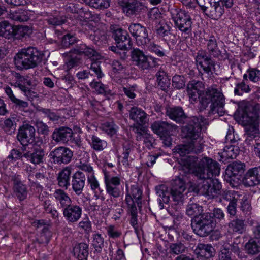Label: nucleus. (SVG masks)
Here are the masks:
<instances>
[{
    "label": "nucleus",
    "mask_w": 260,
    "mask_h": 260,
    "mask_svg": "<svg viewBox=\"0 0 260 260\" xmlns=\"http://www.w3.org/2000/svg\"><path fill=\"white\" fill-rule=\"evenodd\" d=\"M244 167V164L237 161H234L229 165L225 170V177H226L227 181H229L232 184V177H235L239 173H242Z\"/></svg>",
    "instance_id": "25"
},
{
    "label": "nucleus",
    "mask_w": 260,
    "mask_h": 260,
    "mask_svg": "<svg viewBox=\"0 0 260 260\" xmlns=\"http://www.w3.org/2000/svg\"><path fill=\"white\" fill-rule=\"evenodd\" d=\"M45 155L44 149L37 146L34 147L32 151H27L23 154L24 157L35 165L43 163Z\"/></svg>",
    "instance_id": "17"
},
{
    "label": "nucleus",
    "mask_w": 260,
    "mask_h": 260,
    "mask_svg": "<svg viewBox=\"0 0 260 260\" xmlns=\"http://www.w3.org/2000/svg\"><path fill=\"white\" fill-rule=\"evenodd\" d=\"M128 29L138 43H140L142 45H145L149 43V39L145 27L139 23H132L129 26Z\"/></svg>",
    "instance_id": "12"
},
{
    "label": "nucleus",
    "mask_w": 260,
    "mask_h": 260,
    "mask_svg": "<svg viewBox=\"0 0 260 260\" xmlns=\"http://www.w3.org/2000/svg\"><path fill=\"white\" fill-rule=\"evenodd\" d=\"M180 164L185 174L192 173L199 179L203 180L197 186L198 193L211 197L219 193L221 184L218 180L211 179L213 175H218L220 173L217 162L206 157L199 161L195 157H188L182 159Z\"/></svg>",
    "instance_id": "1"
},
{
    "label": "nucleus",
    "mask_w": 260,
    "mask_h": 260,
    "mask_svg": "<svg viewBox=\"0 0 260 260\" xmlns=\"http://www.w3.org/2000/svg\"><path fill=\"white\" fill-rule=\"evenodd\" d=\"M171 14L175 25L179 30L187 34L191 32L192 21L188 13L183 10L175 9Z\"/></svg>",
    "instance_id": "8"
},
{
    "label": "nucleus",
    "mask_w": 260,
    "mask_h": 260,
    "mask_svg": "<svg viewBox=\"0 0 260 260\" xmlns=\"http://www.w3.org/2000/svg\"><path fill=\"white\" fill-rule=\"evenodd\" d=\"M78 227L85 233H89L91 231V222L88 218H83L78 223Z\"/></svg>",
    "instance_id": "58"
},
{
    "label": "nucleus",
    "mask_w": 260,
    "mask_h": 260,
    "mask_svg": "<svg viewBox=\"0 0 260 260\" xmlns=\"http://www.w3.org/2000/svg\"><path fill=\"white\" fill-rule=\"evenodd\" d=\"M110 30L118 47L121 50H127L131 48V38L126 30L116 25H111Z\"/></svg>",
    "instance_id": "9"
},
{
    "label": "nucleus",
    "mask_w": 260,
    "mask_h": 260,
    "mask_svg": "<svg viewBox=\"0 0 260 260\" xmlns=\"http://www.w3.org/2000/svg\"><path fill=\"white\" fill-rule=\"evenodd\" d=\"M166 113L170 119L176 122H182L186 118L184 111L180 107H169Z\"/></svg>",
    "instance_id": "28"
},
{
    "label": "nucleus",
    "mask_w": 260,
    "mask_h": 260,
    "mask_svg": "<svg viewBox=\"0 0 260 260\" xmlns=\"http://www.w3.org/2000/svg\"><path fill=\"white\" fill-rule=\"evenodd\" d=\"M229 230L233 233L242 234L245 231L246 224L244 220L240 218H236L232 220L228 224Z\"/></svg>",
    "instance_id": "35"
},
{
    "label": "nucleus",
    "mask_w": 260,
    "mask_h": 260,
    "mask_svg": "<svg viewBox=\"0 0 260 260\" xmlns=\"http://www.w3.org/2000/svg\"><path fill=\"white\" fill-rule=\"evenodd\" d=\"M196 251L201 256L210 258L214 256L215 249L211 245L199 243Z\"/></svg>",
    "instance_id": "32"
},
{
    "label": "nucleus",
    "mask_w": 260,
    "mask_h": 260,
    "mask_svg": "<svg viewBox=\"0 0 260 260\" xmlns=\"http://www.w3.org/2000/svg\"><path fill=\"white\" fill-rule=\"evenodd\" d=\"M32 32L31 28L26 25H20L15 27L14 37L21 39L29 36Z\"/></svg>",
    "instance_id": "40"
},
{
    "label": "nucleus",
    "mask_w": 260,
    "mask_h": 260,
    "mask_svg": "<svg viewBox=\"0 0 260 260\" xmlns=\"http://www.w3.org/2000/svg\"><path fill=\"white\" fill-rule=\"evenodd\" d=\"M74 52L79 55L84 54L92 60H98L101 57L100 54L96 50L87 46L85 44L77 46L74 49Z\"/></svg>",
    "instance_id": "26"
},
{
    "label": "nucleus",
    "mask_w": 260,
    "mask_h": 260,
    "mask_svg": "<svg viewBox=\"0 0 260 260\" xmlns=\"http://www.w3.org/2000/svg\"><path fill=\"white\" fill-rule=\"evenodd\" d=\"M86 3L90 7L96 9H104L110 6L108 0H84Z\"/></svg>",
    "instance_id": "44"
},
{
    "label": "nucleus",
    "mask_w": 260,
    "mask_h": 260,
    "mask_svg": "<svg viewBox=\"0 0 260 260\" xmlns=\"http://www.w3.org/2000/svg\"><path fill=\"white\" fill-rule=\"evenodd\" d=\"M77 41V39L74 35L68 34L63 37L61 41V45L63 47L67 48L75 44Z\"/></svg>",
    "instance_id": "49"
},
{
    "label": "nucleus",
    "mask_w": 260,
    "mask_h": 260,
    "mask_svg": "<svg viewBox=\"0 0 260 260\" xmlns=\"http://www.w3.org/2000/svg\"><path fill=\"white\" fill-rule=\"evenodd\" d=\"M14 190L20 201H23L27 197V187L20 181L16 179L14 180Z\"/></svg>",
    "instance_id": "33"
},
{
    "label": "nucleus",
    "mask_w": 260,
    "mask_h": 260,
    "mask_svg": "<svg viewBox=\"0 0 260 260\" xmlns=\"http://www.w3.org/2000/svg\"><path fill=\"white\" fill-rule=\"evenodd\" d=\"M91 37L94 43L98 45L102 44L106 40V36L104 32L100 30L95 31L93 35H91Z\"/></svg>",
    "instance_id": "54"
},
{
    "label": "nucleus",
    "mask_w": 260,
    "mask_h": 260,
    "mask_svg": "<svg viewBox=\"0 0 260 260\" xmlns=\"http://www.w3.org/2000/svg\"><path fill=\"white\" fill-rule=\"evenodd\" d=\"M214 218L211 213H204L196 216L191 220L194 233L200 237H206L214 229Z\"/></svg>",
    "instance_id": "6"
},
{
    "label": "nucleus",
    "mask_w": 260,
    "mask_h": 260,
    "mask_svg": "<svg viewBox=\"0 0 260 260\" xmlns=\"http://www.w3.org/2000/svg\"><path fill=\"white\" fill-rule=\"evenodd\" d=\"M92 245L96 251L101 252L104 246V239L100 234H96L93 235Z\"/></svg>",
    "instance_id": "45"
},
{
    "label": "nucleus",
    "mask_w": 260,
    "mask_h": 260,
    "mask_svg": "<svg viewBox=\"0 0 260 260\" xmlns=\"http://www.w3.org/2000/svg\"><path fill=\"white\" fill-rule=\"evenodd\" d=\"M91 147L96 151H101L106 148L107 143L104 140L100 139L97 136L92 135L90 142Z\"/></svg>",
    "instance_id": "41"
},
{
    "label": "nucleus",
    "mask_w": 260,
    "mask_h": 260,
    "mask_svg": "<svg viewBox=\"0 0 260 260\" xmlns=\"http://www.w3.org/2000/svg\"><path fill=\"white\" fill-rule=\"evenodd\" d=\"M107 234L109 237L112 239L119 238L121 235V231L114 225H110L106 228Z\"/></svg>",
    "instance_id": "47"
},
{
    "label": "nucleus",
    "mask_w": 260,
    "mask_h": 260,
    "mask_svg": "<svg viewBox=\"0 0 260 260\" xmlns=\"http://www.w3.org/2000/svg\"><path fill=\"white\" fill-rule=\"evenodd\" d=\"M172 84L177 89H181L185 86V82L183 76L176 75L173 77Z\"/></svg>",
    "instance_id": "56"
},
{
    "label": "nucleus",
    "mask_w": 260,
    "mask_h": 260,
    "mask_svg": "<svg viewBox=\"0 0 260 260\" xmlns=\"http://www.w3.org/2000/svg\"><path fill=\"white\" fill-rule=\"evenodd\" d=\"M201 207L197 204H191L187 206L186 214L190 216H198L200 214Z\"/></svg>",
    "instance_id": "55"
},
{
    "label": "nucleus",
    "mask_w": 260,
    "mask_h": 260,
    "mask_svg": "<svg viewBox=\"0 0 260 260\" xmlns=\"http://www.w3.org/2000/svg\"><path fill=\"white\" fill-rule=\"evenodd\" d=\"M106 204L109 205V209L112 210L114 213L113 218L115 220L119 219L121 215L123 212V210L121 208H117L114 209V207L116 206L117 203H114V201L112 199L107 200L106 201Z\"/></svg>",
    "instance_id": "46"
},
{
    "label": "nucleus",
    "mask_w": 260,
    "mask_h": 260,
    "mask_svg": "<svg viewBox=\"0 0 260 260\" xmlns=\"http://www.w3.org/2000/svg\"><path fill=\"white\" fill-rule=\"evenodd\" d=\"M62 214L69 223H75L80 219L82 214V208L79 205L71 203L63 209Z\"/></svg>",
    "instance_id": "13"
},
{
    "label": "nucleus",
    "mask_w": 260,
    "mask_h": 260,
    "mask_svg": "<svg viewBox=\"0 0 260 260\" xmlns=\"http://www.w3.org/2000/svg\"><path fill=\"white\" fill-rule=\"evenodd\" d=\"M43 55L35 47L22 49L14 57L15 64L19 70L35 68L42 62Z\"/></svg>",
    "instance_id": "4"
},
{
    "label": "nucleus",
    "mask_w": 260,
    "mask_h": 260,
    "mask_svg": "<svg viewBox=\"0 0 260 260\" xmlns=\"http://www.w3.org/2000/svg\"><path fill=\"white\" fill-rule=\"evenodd\" d=\"M31 11L20 9L10 14V18L15 21L24 22L27 21L30 19Z\"/></svg>",
    "instance_id": "37"
},
{
    "label": "nucleus",
    "mask_w": 260,
    "mask_h": 260,
    "mask_svg": "<svg viewBox=\"0 0 260 260\" xmlns=\"http://www.w3.org/2000/svg\"><path fill=\"white\" fill-rule=\"evenodd\" d=\"M85 180V175L82 171H77L73 176L72 186L77 195L79 196L82 193Z\"/></svg>",
    "instance_id": "20"
},
{
    "label": "nucleus",
    "mask_w": 260,
    "mask_h": 260,
    "mask_svg": "<svg viewBox=\"0 0 260 260\" xmlns=\"http://www.w3.org/2000/svg\"><path fill=\"white\" fill-rule=\"evenodd\" d=\"M238 199H232L227 207V211L230 217H234L237 213V202Z\"/></svg>",
    "instance_id": "62"
},
{
    "label": "nucleus",
    "mask_w": 260,
    "mask_h": 260,
    "mask_svg": "<svg viewBox=\"0 0 260 260\" xmlns=\"http://www.w3.org/2000/svg\"><path fill=\"white\" fill-rule=\"evenodd\" d=\"M246 134L247 135V137H249L251 139L258 136L259 134V130L257 126L256 125H249L247 128Z\"/></svg>",
    "instance_id": "63"
},
{
    "label": "nucleus",
    "mask_w": 260,
    "mask_h": 260,
    "mask_svg": "<svg viewBox=\"0 0 260 260\" xmlns=\"http://www.w3.org/2000/svg\"><path fill=\"white\" fill-rule=\"evenodd\" d=\"M203 12L211 19L218 20L223 14L224 10L219 2H211Z\"/></svg>",
    "instance_id": "16"
},
{
    "label": "nucleus",
    "mask_w": 260,
    "mask_h": 260,
    "mask_svg": "<svg viewBox=\"0 0 260 260\" xmlns=\"http://www.w3.org/2000/svg\"><path fill=\"white\" fill-rule=\"evenodd\" d=\"M15 27L6 21L0 23V36L7 39L14 37Z\"/></svg>",
    "instance_id": "36"
},
{
    "label": "nucleus",
    "mask_w": 260,
    "mask_h": 260,
    "mask_svg": "<svg viewBox=\"0 0 260 260\" xmlns=\"http://www.w3.org/2000/svg\"><path fill=\"white\" fill-rule=\"evenodd\" d=\"M53 196L63 209L72 203V201L68 194L61 189H56Z\"/></svg>",
    "instance_id": "30"
},
{
    "label": "nucleus",
    "mask_w": 260,
    "mask_h": 260,
    "mask_svg": "<svg viewBox=\"0 0 260 260\" xmlns=\"http://www.w3.org/2000/svg\"><path fill=\"white\" fill-rule=\"evenodd\" d=\"M90 87L95 90L98 94H104L106 92L107 87L102 82L93 80L90 83Z\"/></svg>",
    "instance_id": "50"
},
{
    "label": "nucleus",
    "mask_w": 260,
    "mask_h": 260,
    "mask_svg": "<svg viewBox=\"0 0 260 260\" xmlns=\"http://www.w3.org/2000/svg\"><path fill=\"white\" fill-rule=\"evenodd\" d=\"M87 182L92 190L96 193L100 190V184L96 179L94 174L87 176Z\"/></svg>",
    "instance_id": "53"
},
{
    "label": "nucleus",
    "mask_w": 260,
    "mask_h": 260,
    "mask_svg": "<svg viewBox=\"0 0 260 260\" xmlns=\"http://www.w3.org/2000/svg\"><path fill=\"white\" fill-rule=\"evenodd\" d=\"M190 101L196 102L199 99L201 108L206 109L210 104L209 114L223 115L225 98L221 90L215 85L207 88L202 92L187 90Z\"/></svg>",
    "instance_id": "2"
},
{
    "label": "nucleus",
    "mask_w": 260,
    "mask_h": 260,
    "mask_svg": "<svg viewBox=\"0 0 260 260\" xmlns=\"http://www.w3.org/2000/svg\"><path fill=\"white\" fill-rule=\"evenodd\" d=\"M81 170L87 173V176L94 174L93 168L87 162L80 161L77 166Z\"/></svg>",
    "instance_id": "61"
},
{
    "label": "nucleus",
    "mask_w": 260,
    "mask_h": 260,
    "mask_svg": "<svg viewBox=\"0 0 260 260\" xmlns=\"http://www.w3.org/2000/svg\"><path fill=\"white\" fill-rule=\"evenodd\" d=\"M104 180L107 192L114 198L118 197L120 196V178L117 176L111 177L107 173H105Z\"/></svg>",
    "instance_id": "14"
},
{
    "label": "nucleus",
    "mask_w": 260,
    "mask_h": 260,
    "mask_svg": "<svg viewBox=\"0 0 260 260\" xmlns=\"http://www.w3.org/2000/svg\"><path fill=\"white\" fill-rule=\"evenodd\" d=\"M245 112L249 119V122L251 123H255L260 114V104H254L247 105L245 109Z\"/></svg>",
    "instance_id": "29"
},
{
    "label": "nucleus",
    "mask_w": 260,
    "mask_h": 260,
    "mask_svg": "<svg viewBox=\"0 0 260 260\" xmlns=\"http://www.w3.org/2000/svg\"><path fill=\"white\" fill-rule=\"evenodd\" d=\"M212 57L207 56V53L203 51H200L196 57V61L198 66L201 65L205 63L207 60L211 58Z\"/></svg>",
    "instance_id": "64"
},
{
    "label": "nucleus",
    "mask_w": 260,
    "mask_h": 260,
    "mask_svg": "<svg viewBox=\"0 0 260 260\" xmlns=\"http://www.w3.org/2000/svg\"><path fill=\"white\" fill-rule=\"evenodd\" d=\"M250 90L249 86L242 81L237 84L236 87L234 89V93L235 95H241L243 92H248Z\"/></svg>",
    "instance_id": "52"
},
{
    "label": "nucleus",
    "mask_w": 260,
    "mask_h": 260,
    "mask_svg": "<svg viewBox=\"0 0 260 260\" xmlns=\"http://www.w3.org/2000/svg\"><path fill=\"white\" fill-rule=\"evenodd\" d=\"M247 253L255 254L260 252V240L253 238L250 239L245 245Z\"/></svg>",
    "instance_id": "39"
},
{
    "label": "nucleus",
    "mask_w": 260,
    "mask_h": 260,
    "mask_svg": "<svg viewBox=\"0 0 260 260\" xmlns=\"http://www.w3.org/2000/svg\"><path fill=\"white\" fill-rule=\"evenodd\" d=\"M125 203L127 204L128 208V213L131 216L130 223L134 227L135 230H138V215H137V209L136 205L135 204L133 199L131 196L127 194L125 197Z\"/></svg>",
    "instance_id": "21"
},
{
    "label": "nucleus",
    "mask_w": 260,
    "mask_h": 260,
    "mask_svg": "<svg viewBox=\"0 0 260 260\" xmlns=\"http://www.w3.org/2000/svg\"><path fill=\"white\" fill-rule=\"evenodd\" d=\"M186 186L183 177H177L172 180L170 189L165 185H160L156 187V193L160 197V205L164 207L163 203L168 204L170 201V196L172 201L176 205L183 204L184 192Z\"/></svg>",
    "instance_id": "3"
},
{
    "label": "nucleus",
    "mask_w": 260,
    "mask_h": 260,
    "mask_svg": "<svg viewBox=\"0 0 260 260\" xmlns=\"http://www.w3.org/2000/svg\"><path fill=\"white\" fill-rule=\"evenodd\" d=\"M116 125L113 122H106L102 125L103 130L111 136L116 133Z\"/></svg>",
    "instance_id": "60"
},
{
    "label": "nucleus",
    "mask_w": 260,
    "mask_h": 260,
    "mask_svg": "<svg viewBox=\"0 0 260 260\" xmlns=\"http://www.w3.org/2000/svg\"><path fill=\"white\" fill-rule=\"evenodd\" d=\"M249 80L253 82H257L260 80V71L254 68L249 69L247 71Z\"/></svg>",
    "instance_id": "57"
},
{
    "label": "nucleus",
    "mask_w": 260,
    "mask_h": 260,
    "mask_svg": "<svg viewBox=\"0 0 260 260\" xmlns=\"http://www.w3.org/2000/svg\"><path fill=\"white\" fill-rule=\"evenodd\" d=\"M71 174V169L69 167H66L59 173L57 179L58 184L60 187L68 189L70 185Z\"/></svg>",
    "instance_id": "31"
},
{
    "label": "nucleus",
    "mask_w": 260,
    "mask_h": 260,
    "mask_svg": "<svg viewBox=\"0 0 260 260\" xmlns=\"http://www.w3.org/2000/svg\"><path fill=\"white\" fill-rule=\"evenodd\" d=\"M243 184L247 186H253L260 183V166L248 170L243 180Z\"/></svg>",
    "instance_id": "15"
},
{
    "label": "nucleus",
    "mask_w": 260,
    "mask_h": 260,
    "mask_svg": "<svg viewBox=\"0 0 260 260\" xmlns=\"http://www.w3.org/2000/svg\"><path fill=\"white\" fill-rule=\"evenodd\" d=\"M157 80L158 86L163 90H167L170 86V80L166 75V73L161 70H159L156 73Z\"/></svg>",
    "instance_id": "42"
},
{
    "label": "nucleus",
    "mask_w": 260,
    "mask_h": 260,
    "mask_svg": "<svg viewBox=\"0 0 260 260\" xmlns=\"http://www.w3.org/2000/svg\"><path fill=\"white\" fill-rule=\"evenodd\" d=\"M185 246L182 243H173L170 245L169 251L170 253L178 255L184 252Z\"/></svg>",
    "instance_id": "48"
},
{
    "label": "nucleus",
    "mask_w": 260,
    "mask_h": 260,
    "mask_svg": "<svg viewBox=\"0 0 260 260\" xmlns=\"http://www.w3.org/2000/svg\"><path fill=\"white\" fill-rule=\"evenodd\" d=\"M206 43L207 53L210 57L222 59L223 56L219 49L216 39L213 36L210 37Z\"/></svg>",
    "instance_id": "24"
},
{
    "label": "nucleus",
    "mask_w": 260,
    "mask_h": 260,
    "mask_svg": "<svg viewBox=\"0 0 260 260\" xmlns=\"http://www.w3.org/2000/svg\"><path fill=\"white\" fill-rule=\"evenodd\" d=\"M47 22L48 24L53 26L60 25L64 23L66 19L62 16H51L49 17L47 19Z\"/></svg>",
    "instance_id": "51"
},
{
    "label": "nucleus",
    "mask_w": 260,
    "mask_h": 260,
    "mask_svg": "<svg viewBox=\"0 0 260 260\" xmlns=\"http://www.w3.org/2000/svg\"><path fill=\"white\" fill-rule=\"evenodd\" d=\"M50 155L54 163L67 164L71 161L73 153L67 147H59L52 151Z\"/></svg>",
    "instance_id": "11"
},
{
    "label": "nucleus",
    "mask_w": 260,
    "mask_h": 260,
    "mask_svg": "<svg viewBox=\"0 0 260 260\" xmlns=\"http://www.w3.org/2000/svg\"><path fill=\"white\" fill-rule=\"evenodd\" d=\"M73 135L72 129L68 127H61L56 128L52 135V139L56 142H68L70 141Z\"/></svg>",
    "instance_id": "19"
},
{
    "label": "nucleus",
    "mask_w": 260,
    "mask_h": 260,
    "mask_svg": "<svg viewBox=\"0 0 260 260\" xmlns=\"http://www.w3.org/2000/svg\"><path fill=\"white\" fill-rule=\"evenodd\" d=\"M238 153V147L233 145L226 146L222 151L219 152L221 157L225 160L235 158Z\"/></svg>",
    "instance_id": "38"
},
{
    "label": "nucleus",
    "mask_w": 260,
    "mask_h": 260,
    "mask_svg": "<svg viewBox=\"0 0 260 260\" xmlns=\"http://www.w3.org/2000/svg\"><path fill=\"white\" fill-rule=\"evenodd\" d=\"M74 256L78 260H86L88 255V246L81 243L75 246L73 250Z\"/></svg>",
    "instance_id": "34"
},
{
    "label": "nucleus",
    "mask_w": 260,
    "mask_h": 260,
    "mask_svg": "<svg viewBox=\"0 0 260 260\" xmlns=\"http://www.w3.org/2000/svg\"><path fill=\"white\" fill-rule=\"evenodd\" d=\"M129 118L138 125H143L147 122V114L142 109L133 107L129 111Z\"/></svg>",
    "instance_id": "23"
},
{
    "label": "nucleus",
    "mask_w": 260,
    "mask_h": 260,
    "mask_svg": "<svg viewBox=\"0 0 260 260\" xmlns=\"http://www.w3.org/2000/svg\"><path fill=\"white\" fill-rule=\"evenodd\" d=\"M151 127L155 133L161 136L170 134L173 130L176 129L177 126L165 121H158L153 123Z\"/></svg>",
    "instance_id": "22"
},
{
    "label": "nucleus",
    "mask_w": 260,
    "mask_h": 260,
    "mask_svg": "<svg viewBox=\"0 0 260 260\" xmlns=\"http://www.w3.org/2000/svg\"><path fill=\"white\" fill-rule=\"evenodd\" d=\"M36 131L34 127L25 123L21 126L17 135V140L23 146V150H26V146L35 142Z\"/></svg>",
    "instance_id": "10"
},
{
    "label": "nucleus",
    "mask_w": 260,
    "mask_h": 260,
    "mask_svg": "<svg viewBox=\"0 0 260 260\" xmlns=\"http://www.w3.org/2000/svg\"><path fill=\"white\" fill-rule=\"evenodd\" d=\"M201 125L199 119L193 117L188 123L183 126L182 132L188 142L195 145L197 150H202L204 141L201 136Z\"/></svg>",
    "instance_id": "5"
},
{
    "label": "nucleus",
    "mask_w": 260,
    "mask_h": 260,
    "mask_svg": "<svg viewBox=\"0 0 260 260\" xmlns=\"http://www.w3.org/2000/svg\"><path fill=\"white\" fill-rule=\"evenodd\" d=\"M131 56L133 61L142 70H149L158 66L157 58L145 55L140 49H134L132 51Z\"/></svg>",
    "instance_id": "7"
},
{
    "label": "nucleus",
    "mask_w": 260,
    "mask_h": 260,
    "mask_svg": "<svg viewBox=\"0 0 260 260\" xmlns=\"http://www.w3.org/2000/svg\"><path fill=\"white\" fill-rule=\"evenodd\" d=\"M202 150H197V148H196L195 145H192L189 142H187V143L185 145H178L175 148V151L178 153L180 156L183 157L181 158L180 160L184 158L191 157L190 156H185L186 154H188L191 152H194L195 153H198L201 152ZM194 157L197 158L196 156ZM180 161L181 160L179 161L180 165H181ZM180 170H181L184 172V171L182 169L181 165H180Z\"/></svg>",
    "instance_id": "27"
},
{
    "label": "nucleus",
    "mask_w": 260,
    "mask_h": 260,
    "mask_svg": "<svg viewBox=\"0 0 260 260\" xmlns=\"http://www.w3.org/2000/svg\"><path fill=\"white\" fill-rule=\"evenodd\" d=\"M121 5L123 8V11L128 16L136 14V13L140 12L144 8L142 3L137 0H122Z\"/></svg>",
    "instance_id": "18"
},
{
    "label": "nucleus",
    "mask_w": 260,
    "mask_h": 260,
    "mask_svg": "<svg viewBox=\"0 0 260 260\" xmlns=\"http://www.w3.org/2000/svg\"><path fill=\"white\" fill-rule=\"evenodd\" d=\"M129 194L133 199L135 204H137L138 205L141 203L142 198V191L137 186H133L131 188V192L127 191L126 196Z\"/></svg>",
    "instance_id": "43"
},
{
    "label": "nucleus",
    "mask_w": 260,
    "mask_h": 260,
    "mask_svg": "<svg viewBox=\"0 0 260 260\" xmlns=\"http://www.w3.org/2000/svg\"><path fill=\"white\" fill-rule=\"evenodd\" d=\"M203 86L204 84L201 81L192 80L187 84V90L202 92V91L201 89Z\"/></svg>",
    "instance_id": "59"
}]
</instances>
